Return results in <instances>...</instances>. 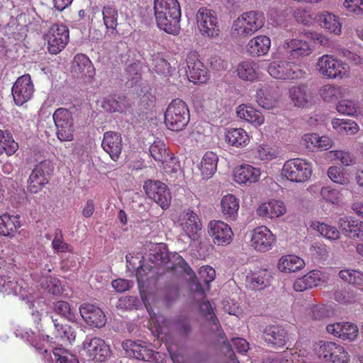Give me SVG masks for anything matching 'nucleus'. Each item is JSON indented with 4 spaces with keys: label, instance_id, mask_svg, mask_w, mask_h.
Instances as JSON below:
<instances>
[{
    "label": "nucleus",
    "instance_id": "f257e3e1",
    "mask_svg": "<svg viewBox=\"0 0 363 363\" xmlns=\"http://www.w3.org/2000/svg\"><path fill=\"white\" fill-rule=\"evenodd\" d=\"M154 11L160 29L169 34L179 33L182 13L177 0H154Z\"/></svg>",
    "mask_w": 363,
    "mask_h": 363
},
{
    "label": "nucleus",
    "instance_id": "f03ea898",
    "mask_svg": "<svg viewBox=\"0 0 363 363\" xmlns=\"http://www.w3.org/2000/svg\"><path fill=\"white\" fill-rule=\"evenodd\" d=\"M265 23L264 14L258 11L244 12L233 21L231 34L236 38H247L261 28Z\"/></svg>",
    "mask_w": 363,
    "mask_h": 363
},
{
    "label": "nucleus",
    "instance_id": "7ed1b4c3",
    "mask_svg": "<svg viewBox=\"0 0 363 363\" xmlns=\"http://www.w3.org/2000/svg\"><path fill=\"white\" fill-rule=\"evenodd\" d=\"M190 121V112L187 104L180 99H173L164 113V123L172 131L184 130Z\"/></svg>",
    "mask_w": 363,
    "mask_h": 363
},
{
    "label": "nucleus",
    "instance_id": "20e7f679",
    "mask_svg": "<svg viewBox=\"0 0 363 363\" xmlns=\"http://www.w3.org/2000/svg\"><path fill=\"white\" fill-rule=\"evenodd\" d=\"M267 72L276 79L296 81L306 77V70L298 64L286 60H275L267 66Z\"/></svg>",
    "mask_w": 363,
    "mask_h": 363
},
{
    "label": "nucleus",
    "instance_id": "39448f33",
    "mask_svg": "<svg viewBox=\"0 0 363 363\" xmlns=\"http://www.w3.org/2000/svg\"><path fill=\"white\" fill-rule=\"evenodd\" d=\"M316 69L323 79H342L349 75L347 64L333 55L320 56L315 65Z\"/></svg>",
    "mask_w": 363,
    "mask_h": 363
},
{
    "label": "nucleus",
    "instance_id": "423d86ee",
    "mask_svg": "<svg viewBox=\"0 0 363 363\" xmlns=\"http://www.w3.org/2000/svg\"><path fill=\"white\" fill-rule=\"evenodd\" d=\"M313 167L311 162L301 158L291 159L285 162L281 175L287 180L300 183L308 181L312 176Z\"/></svg>",
    "mask_w": 363,
    "mask_h": 363
},
{
    "label": "nucleus",
    "instance_id": "0eeeda50",
    "mask_svg": "<svg viewBox=\"0 0 363 363\" xmlns=\"http://www.w3.org/2000/svg\"><path fill=\"white\" fill-rule=\"evenodd\" d=\"M196 19L199 30L203 37L215 39L220 36V25L214 11L201 7L196 13Z\"/></svg>",
    "mask_w": 363,
    "mask_h": 363
},
{
    "label": "nucleus",
    "instance_id": "6e6552de",
    "mask_svg": "<svg viewBox=\"0 0 363 363\" xmlns=\"http://www.w3.org/2000/svg\"><path fill=\"white\" fill-rule=\"evenodd\" d=\"M279 50L281 52L273 54V59L279 58L278 55L282 54L283 52L289 60H301L309 56L313 51L309 43L299 38L286 39Z\"/></svg>",
    "mask_w": 363,
    "mask_h": 363
},
{
    "label": "nucleus",
    "instance_id": "1a4fd4ad",
    "mask_svg": "<svg viewBox=\"0 0 363 363\" xmlns=\"http://www.w3.org/2000/svg\"><path fill=\"white\" fill-rule=\"evenodd\" d=\"M57 138L62 142L74 139V120L72 113L67 108H59L52 116Z\"/></svg>",
    "mask_w": 363,
    "mask_h": 363
},
{
    "label": "nucleus",
    "instance_id": "9d476101",
    "mask_svg": "<svg viewBox=\"0 0 363 363\" xmlns=\"http://www.w3.org/2000/svg\"><path fill=\"white\" fill-rule=\"evenodd\" d=\"M46 38L48 43V51L52 54H57L67 45L69 38V31L67 26L63 24L52 25Z\"/></svg>",
    "mask_w": 363,
    "mask_h": 363
},
{
    "label": "nucleus",
    "instance_id": "9b49d317",
    "mask_svg": "<svg viewBox=\"0 0 363 363\" xmlns=\"http://www.w3.org/2000/svg\"><path fill=\"white\" fill-rule=\"evenodd\" d=\"M144 189L147 196L162 209H167L171 203L172 195L167 186L160 182L148 180L145 182Z\"/></svg>",
    "mask_w": 363,
    "mask_h": 363
},
{
    "label": "nucleus",
    "instance_id": "f8f14e48",
    "mask_svg": "<svg viewBox=\"0 0 363 363\" xmlns=\"http://www.w3.org/2000/svg\"><path fill=\"white\" fill-rule=\"evenodd\" d=\"M186 74L189 80L194 84H203L208 79V69L200 60L196 51H190L186 56Z\"/></svg>",
    "mask_w": 363,
    "mask_h": 363
},
{
    "label": "nucleus",
    "instance_id": "ddd939ff",
    "mask_svg": "<svg viewBox=\"0 0 363 363\" xmlns=\"http://www.w3.org/2000/svg\"><path fill=\"white\" fill-rule=\"evenodd\" d=\"M34 91V85L28 74L19 77L11 89L13 99L17 106H22L28 101L33 97Z\"/></svg>",
    "mask_w": 363,
    "mask_h": 363
},
{
    "label": "nucleus",
    "instance_id": "4468645a",
    "mask_svg": "<svg viewBox=\"0 0 363 363\" xmlns=\"http://www.w3.org/2000/svg\"><path fill=\"white\" fill-rule=\"evenodd\" d=\"M276 241V236L266 226L255 228L250 239V246L257 252H265L271 250Z\"/></svg>",
    "mask_w": 363,
    "mask_h": 363
},
{
    "label": "nucleus",
    "instance_id": "2eb2a0df",
    "mask_svg": "<svg viewBox=\"0 0 363 363\" xmlns=\"http://www.w3.org/2000/svg\"><path fill=\"white\" fill-rule=\"evenodd\" d=\"M319 357L326 362L347 363L350 359L345 349L335 342H325L319 347Z\"/></svg>",
    "mask_w": 363,
    "mask_h": 363
},
{
    "label": "nucleus",
    "instance_id": "dca6fc26",
    "mask_svg": "<svg viewBox=\"0 0 363 363\" xmlns=\"http://www.w3.org/2000/svg\"><path fill=\"white\" fill-rule=\"evenodd\" d=\"M51 167L49 160H43L38 163L33 169L28 179V189L33 194L39 192L48 183L47 177Z\"/></svg>",
    "mask_w": 363,
    "mask_h": 363
},
{
    "label": "nucleus",
    "instance_id": "f3484780",
    "mask_svg": "<svg viewBox=\"0 0 363 363\" xmlns=\"http://www.w3.org/2000/svg\"><path fill=\"white\" fill-rule=\"evenodd\" d=\"M208 233L213 243L218 246L229 245L234 235L230 226L222 220H211L208 225Z\"/></svg>",
    "mask_w": 363,
    "mask_h": 363
},
{
    "label": "nucleus",
    "instance_id": "a211bd4d",
    "mask_svg": "<svg viewBox=\"0 0 363 363\" xmlns=\"http://www.w3.org/2000/svg\"><path fill=\"white\" fill-rule=\"evenodd\" d=\"M84 347L90 359L97 362H105L111 354L109 346L100 337L86 338Z\"/></svg>",
    "mask_w": 363,
    "mask_h": 363
},
{
    "label": "nucleus",
    "instance_id": "6ab92c4d",
    "mask_svg": "<svg viewBox=\"0 0 363 363\" xmlns=\"http://www.w3.org/2000/svg\"><path fill=\"white\" fill-rule=\"evenodd\" d=\"M79 313L87 325L91 328H101L106 323V318L104 311L98 306L84 303L79 307Z\"/></svg>",
    "mask_w": 363,
    "mask_h": 363
},
{
    "label": "nucleus",
    "instance_id": "aec40b11",
    "mask_svg": "<svg viewBox=\"0 0 363 363\" xmlns=\"http://www.w3.org/2000/svg\"><path fill=\"white\" fill-rule=\"evenodd\" d=\"M263 337L269 346L274 348L284 346L289 340L287 330L277 325H267L263 330Z\"/></svg>",
    "mask_w": 363,
    "mask_h": 363
},
{
    "label": "nucleus",
    "instance_id": "412c9836",
    "mask_svg": "<svg viewBox=\"0 0 363 363\" xmlns=\"http://www.w3.org/2000/svg\"><path fill=\"white\" fill-rule=\"evenodd\" d=\"M286 212L284 203L280 200L271 199L260 203L257 208V215L264 219H276Z\"/></svg>",
    "mask_w": 363,
    "mask_h": 363
},
{
    "label": "nucleus",
    "instance_id": "4be33fe9",
    "mask_svg": "<svg viewBox=\"0 0 363 363\" xmlns=\"http://www.w3.org/2000/svg\"><path fill=\"white\" fill-rule=\"evenodd\" d=\"M101 146L113 160L117 161L123 150L121 133L114 131L106 132L104 134Z\"/></svg>",
    "mask_w": 363,
    "mask_h": 363
},
{
    "label": "nucleus",
    "instance_id": "5701e85b",
    "mask_svg": "<svg viewBox=\"0 0 363 363\" xmlns=\"http://www.w3.org/2000/svg\"><path fill=\"white\" fill-rule=\"evenodd\" d=\"M328 333L343 340L354 341L358 336L357 326L350 322L335 323L326 327Z\"/></svg>",
    "mask_w": 363,
    "mask_h": 363
},
{
    "label": "nucleus",
    "instance_id": "b1692460",
    "mask_svg": "<svg viewBox=\"0 0 363 363\" xmlns=\"http://www.w3.org/2000/svg\"><path fill=\"white\" fill-rule=\"evenodd\" d=\"M72 72L77 77L92 78L95 74V68L91 61L85 54L79 53L74 57Z\"/></svg>",
    "mask_w": 363,
    "mask_h": 363
},
{
    "label": "nucleus",
    "instance_id": "393cba45",
    "mask_svg": "<svg viewBox=\"0 0 363 363\" xmlns=\"http://www.w3.org/2000/svg\"><path fill=\"white\" fill-rule=\"evenodd\" d=\"M272 273L267 269H261L259 271L250 272L246 276L247 286L251 289H263L270 285Z\"/></svg>",
    "mask_w": 363,
    "mask_h": 363
},
{
    "label": "nucleus",
    "instance_id": "a878e982",
    "mask_svg": "<svg viewBox=\"0 0 363 363\" xmlns=\"http://www.w3.org/2000/svg\"><path fill=\"white\" fill-rule=\"evenodd\" d=\"M261 172L250 164H242L234 172V180L240 184H250L259 181Z\"/></svg>",
    "mask_w": 363,
    "mask_h": 363
},
{
    "label": "nucleus",
    "instance_id": "bb28decb",
    "mask_svg": "<svg viewBox=\"0 0 363 363\" xmlns=\"http://www.w3.org/2000/svg\"><path fill=\"white\" fill-rule=\"evenodd\" d=\"M270 47V38L264 35H259L249 40L246 45V50L250 56L258 57L266 55Z\"/></svg>",
    "mask_w": 363,
    "mask_h": 363
},
{
    "label": "nucleus",
    "instance_id": "cd10ccee",
    "mask_svg": "<svg viewBox=\"0 0 363 363\" xmlns=\"http://www.w3.org/2000/svg\"><path fill=\"white\" fill-rule=\"evenodd\" d=\"M302 141L306 148L313 152L328 150L333 145V141L328 136H320L317 133L304 134Z\"/></svg>",
    "mask_w": 363,
    "mask_h": 363
},
{
    "label": "nucleus",
    "instance_id": "c85d7f7f",
    "mask_svg": "<svg viewBox=\"0 0 363 363\" xmlns=\"http://www.w3.org/2000/svg\"><path fill=\"white\" fill-rule=\"evenodd\" d=\"M179 225L189 238H194L201 229V223L199 216L190 209H188L181 216Z\"/></svg>",
    "mask_w": 363,
    "mask_h": 363
},
{
    "label": "nucleus",
    "instance_id": "c756f323",
    "mask_svg": "<svg viewBox=\"0 0 363 363\" xmlns=\"http://www.w3.org/2000/svg\"><path fill=\"white\" fill-rule=\"evenodd\" d=\"M236 72L241 79L254 82L259 77V65L251 60H243L238 65Z\"/></svg>",
    "mask_w": 363,
    "mask_h": 363
},
{
    "label": "nucleus",
    "instance_id": "7c9ffc66",
    "mask_svg": "<svg viewBox=\"0 0 363 363\" xmlns=\"http://www.w3.org/2000/svg\"><path fill=\"white\" fill-rule=\"evenodd\" d=\"M224 139L230 146L241 148L250 143V136L242 128H228L224 133Z\"/></svg>",
    "mask_w": 363,
    "mask_h": 363
},
{
    "label": "nucleus",
    "instance_id": "2f4dec72",
    "mask_svg": "<svg viewBox=\"0 0 363 363\" xmlns=\"http://www.w3.org/2000/svg\"><path fill=\"white\" fill-rule=\"evenodd\" d=\"M221 213L227 220H235L238 216L240 208L239 199L233 194H228L224 196L220 201Z\"/></svg>",
    "mask_w": 363,
    "mask_h": 363
},
{
    "label": "nucleus",
    "instance_id": "473e14b6",
    "mask_svg": "<svg viewBox=\"0 0 363 363\" xmlns=\"http://www.w3.org/2000/svg\"><path fill=\"white\" fill-rule=\"evenodd\" d=\"M19 216L4 213L0 216V235L5 237H14L21 228Z\"/></svg>",
    "mask_w": 363,
    "mask_h": 363
},
{
    "label": "nucleus",
    "instance_id": "72a5a7b5",
    "mask_svg": "<svg viewBox=\"0 0 363 363\" xmlns=\"http://www.w3.org/2000/svg\"><path fill=\"white\" fill-rule=\"evenodd\" d=\"M52 321L54 323V330L51 336H45L47 342L57 344L60 342H70L74 339L72 328L69 325L60 324L57 322V320H52Z\"/></svg>",
    "mask_w": 363,
    "mask_h": 363
},
{
    "label": "nucleus",
    "instance_id": "f704fd0d",
    "mask_svg": "<svg viewBox=\"0 0 363 363\" xmlns=\"http://www.w3.org/2000/svg\"><path fill=\"white\" fill-rule=\"evenodd\" d=\"M320 26L330 33L339 35L342 33V23L339 16L329 11H323L318 15Z\"/></svg>",
    "mask_w": 363,
    "mask_h": 363
},
{
    "label": "nucleus",
    "instance_id": "c9c22d12",
    "mask_svg": "<svg viewBox=\"0 0 363 363\" xmlns=\"http://www.w3.org/2000/svg\"><path fill=\"white\" fill-rule=\"evenodd\" d=\"M123 348L125 350L126 354L137 359L146 361L148 359L150 350L146 346L138 342L126 340L122 343Z\"/></svg>",
    "mask_w": 363,
    "mask_h": 363
},
{
    "label": "nucleus",
    "instance_id": "e433bc0d",
    "mask_svg": "<svg viewBox=\"0 0 363 363\" xmlns=\"http://www.w3.org/2000/svg\"><path fill=\"white\" fill-rule=\"evenodd\" d=\"M238 116L255 126L261 125L264 122L262 113L251 106L241 104L237 109Z\"/></svg>",
    "mask_w": 363,
    "mask_h": 363
},
{
    "label": "nucleus",
    "instance_id": "4c0bfd02",
    "mask_svg": "<svg viewBox=\"0 0 363 363\" xmlns=\"http://www.w3.org/2000/svg\"><path fill=\"white\" fill-rule=\"evenodd\" d=\"M289 98L297 107H307L311 104V96L306 85L293 86L289 89Z\"/></svg>",
    "mask_w": 363,
    "mask_h": 363
},
{
    "label": "nucleus",
    "instance_id": "58836bf2",
    "mask_svg": "<svg viewBox=\"0 0 363 363\" xmlns=\"http://www.w3.org/2000/svg\"><path fill=\"white\" fill-rule=\"evenodd\" d=\"M305 266V262L301 257L288 255L282 256L278 262V269L285 273L297 272Z\"/></svg>",
    "mask_w": 363,
    "mask_h": 363
},
{
    "label": "nucleus",
    "instance_id": "ea45409f",
    "mask_svg": "<svg viewBox=\"0 0 363 363\" xmlns=\"http://www.w3.org/2000/svg\"><path fill=\"white\" fill-rule=\"evenodd\" d=\"M339 225L350 236L363 240V222L344 216L339 220Z\"/></svg>",
    "mask_w": 363,
    "mask_h": 363
},
{
    "label": "nucleus",
    "instance_id": "a19ab883",
    "mask_svg": "<svg viewBox=\"0 0 363 363\" xmlns=\"http://www.w3.org/2000/svg\"><path fill=\"white\" fill-rule=\"evenodd\" d=\"M218 161V156L214 152L208 151L204 154L199 166L203 179H208L214 174Z\"/></svg>",
    "mask_w": 363,
    "mask_h": 363
},
{
    "label": "nucleus",
    "instance_id": "79ce46f5",
    "mask_svg": "<svg viewBox=\"0 0 363 363\" xmlns=\"http://www.w3.org/2000/svg\"><path fill=\"white\" fill-rule=\"evenodd\" d=\"M252 153L256 160L268 163L275 160L279 155L277 149L267 143H262L258 145L253 150Z\"/></svg>",
    "mask_w": 363,
    "mask_h": 363
},
{
    "label": "nucleus",
    "instance_id": "37998d69",
    "mask_svg": "<svg viewBox=\"0 0 363 363\" xmlns=\"http://www.w3.org/2000/svg\"><path fill=\"white\" fill-rule=\"evenodd\" d=\"M347 89L337 85L327 84L320 89V95L326 102L335 101L345 96Z\"/></svg>",
    "mask_w": 363,
    "mask_h": 363
},
{
    "label": "nucleus",
    "instance_id": "c03bdc74",
    "mask_svg": "<svg viewBox=\"0 0 363 363\" xmlns=\"http://www.w3.org/2000/svg\"><path fill=\"white\" fill-rule=\"evenodd\" d=\"M179 264L181 267H183L184 272L189 276L191 277L192 281L191 284V290L194 292V295L195 298H198L199 299H203L205 298V292L200 284L199 283L196 274L191 267L187 264V262L180 257V261Z\"/></svg>",
    "mask_w": 363,
    "mask_h": 363
},
{
    "label": "nucleus",
    "instance_id": "a18cd8bd",
    "mask_svg": "<svg viewBox=\"0 0 363 363\" xmlns=\"http://www.w3.org/2000/svg\"><path fill=\"white\" fill-rule=\"evenodd\" d=\"M149 260L155 265L167 264L170 260L169 252L164 244L155 245L149 255Z\"/></svg>",
    "mask_w": 363,
    "mask_h": 363
},
{
    "label": "nucleus",
    "instance_id": "49530a36",
    "mask_svg": "<svg viewBox=\"0 0 363 363\" xmlns=\"http://www.w3.org/2000/svg\"><path fill=\"white\" fill-rule=\"evenodd\" d=\"M18 149V144L13 140L11 133L0 130V155L4 153L9 156L12 155Z\"/></svg>",
    "mask_w": 363,
    "mask_h": 363
},
{
    "label": "nucleus",
    "instance_id": "de8ad7c7",
    "mask_svg": "<svg viewBox=\"0 0 363 363\" xmlns=\"http://www.w3.org/2000/svg\"><path fill=\"white\" fill-rule=\"evenodd\" d=\"M331 123L333 128L340 134L354 135L359 130L357 123L350 119L334 118Z\"/></svg>",
    "mask_w": 363,
    "mask_h": 363
},
{
    "label": "nucleus",
    "instance_id": "09e8293b",
    "mask_svg": "<svg viewBox=\"0 0 363 363\" xmlns=\"http://www.w3.org/2000/svg\"><path fill=\"white\" fill-rule=\"evenodd\" d=\"M128 267L130 269L136 271V278L138 284L143 283L145 280V272L146 269L150 270L149 267L145 266L141 264V257H134L131 254H128L125 256Z\"/></svg>",
    "mask_w": 363,
    "mask_h": 363
},
{
    "label": "nucleus",
    "instance_id": "8fccbe9b",
    "mask_svg": "<svg viewBox=\"0 0 363 363\" xmlns=\"http://www.w3.org/2000/svg\"><path fill=\"white\" fill-rule=\"evenodd\" d=\"M102 16L104 24L107 30H115L118 26V11L111 4L104 6L102 8Z\"/></svg>",
    "mask_w": 363,
    "mask_h": 363
},
{
    "label": "nucleus",
    "instance_id": "3c124183",
    "mask_svg": "<svg viewBox=\"0 0 363 363\" xmlns=\"http://www.w3.org/2000/svg\"><path fill=\"white\" fill-rule=\"evenodd\" d=\"M336 109L340 113L350 116H357L361 112L359 101L348 99L340 101L337 105Z\"/></svg>",
    "mask_w": 363,
    "mask_h": 363
},
{
    "label": "nucleus",
    "instance_id": "603ef678",
    "mask_svg": "<svg viewBox=\"0 0 363 363\" xmlns=\"http://www.w3.org/2000/svg\"><path fill=\"white\" fill-rule=\"evenodd\" d=\"M257 104L265 109H272L276 106L277 100L266 88L257 90L256 94Z\"/></svg>",
    "mask_w": 363,
    "mask_h": 363
},
{
    "label": "nucleus",
    "instance_id": "864d4df0",
    "mask_svg": "<svg viewBox=\"0 0 363 363\" xmlns=\"http://www.w3.org/2000/svg\"><path fill=\"white\" fill-rule=\"evenodd\" d=\"M311 226L315 228L323 237L328 240H336L340 238V232L335 226L320 222L313 223Z\"/></svg>",
    "mask_w": 363,
    "mask_h": 363
},
{
    "label": "nucleus",
    "instance_id": "5fc2aeb1",
    "mask_svg": "<svg viewBox=\"0 0 363 363\" xmlns=\"http://www.w3.org/2000/svg\"><path fill=\"white\" fill-rule=\"evenodd\" d=\"M101 107L106 111L115 113L123 111L124 105L120 96L109 95L103 99Z\"/></svg>",
    "mask_w": 363,
    "mask_h": 363
},
{
    "label": "nucleus",
    "instance_id": "6e6d98bb",
    "mask_svg": "<svg viewBox=\"0 0 363 363\" xmlns=\"http://www.w3.org/2000/svg\"><path fill=\"white\" fill-rule=\"evenodd\" d=\"M151 157L157 162H164L169 157L166 145L162 141H155L150 147Z\"/></svg>",
    "mask_w": 363,
    "mask_h": 363
},
{
    "label": "nucleus",
    "instance_id": "4d7b16f0",
    "mask_svg": "<svg viewBox=\"0 0 363 363\" xmlns=\"http://www.w3.org/2000/svg\"><path fill=\"white\" fill-rule=\"evenodd\" d=\"M339 277L349 284L358 286L363 285V272L353 269H343L340 271Z\"/></svg>",
    "mask_w": 363,
    "mask_h": 363
},
{
    "label": "nucleus",
    "instance_id": "13d9d810",
    "mask_svg": "<svg viewBox=\"0 0 363 363\" xmlns=\"http://www.w3.org/2000/svg\"><path fill=\"white\" fill-rule=\"evenodd\" d=\"M322 199L333 204H338L341 201V194L339 190L333 189L330 186H323L320 190Z\"/></svg>",
    "mask_w": 363,
    "mask_h": 363
},
{
    "label": "nucleus",
    "instance_id": "bf43d9fd",
    "mask_svg": "<svg viewBox=\"0 0 363 363\" xmlns=\"http://www.w3.org/2000/svg\"><path fill=\"white\" fill-rule=\"evenodd\" d=\"M328 175L335 183L342 185L349 183V179L343 172V170L337 166H332L329 167L328 169Z\"/></svg>",
    "mask_w": 363,
    "mask_h": 363
},
{
    "label": "nucleus",
    "instance_id": "052dcab7",
    "mask_svg": "<svg viewBox=\"0 0 363 363\" xmlns=\"http://www.w3.org/2000/svg\"><path fill=\"white\" fill-rule=\"evenodd\" d=\"M54 310L57 314L65 317L70 321H72L74 319V314L72 311L69 303L67 301H60L56 302L54 306Z\"/></svg>",
    "mask_w": 363,
    "mask_h": 363
},
{
    "label": "nucleus",
    "instance_id": "680f3d73",
    "mask_svg": "<svg viewBox=\"0 0 363 363\" xmlns=\"http://www.w3.org/2000/svg\"><path fill=\"white\" fill-rule=\"evenodd\" d=\"M53 354L57 363H79L76 356L61 348H55Z\"/></svg>",
    "mask_w": 363,
    "mask_h": 363
},
{
    "label": "nucleus",
    "instance_id": "e2e57ef3",
    "mask_svg": "<svg viewBox=\"0 0 363 363\" xmlns=\"http://www.w3.org/2000/svg\"><path fill=\"white\" fill-rule=\"evenodd\" d=\"M330 153L333 154L334 160L343 166L348 167L354 163V156L348 151L335 150L331 151Z\"/></svg>",
    "mask_w": 363,
    "mask_h": 363
},
{
    "label": "nucleus",
    "instance_id": "0e129e2a",
    "mask_svg": "<svg viewBox=\"0 0 363 363\" xmlns=\"http://www.w3.org/2000/svg\"><path fill=\"white\" fill-rule=\"evenodd\" d=\"M52 247L59 252H72L71 245L63 241L62 233L61 230L56 233L55 236L52 242Z\"/></svg>",
    "mask_w": 363,
    "mask_h": 363
},
{
    "label": "nucleus",
    "instance_id": "69168bd1",
    "mask_svg": "<svg viewBox=\"0 0 363 363\" xmlns=\"http://www.w3.org/2000/svg\"><path fill=\"white\" fill-rule=\"evenodd\" d=\"M152 65L154 69L158 74H168L171 72L169 62L160 56H156L152 59Z\"/></svg>",
    "mask_w": 363,
    "mask_h": 363
},
{
    "label": "nucleus",
    "instance_id": "338daca9",
    "mask_svg": "<svg viewBox=\"0 0 363 363\" xmlns=\"http://www.w3.org/2000/svg\"><path fill=\"white\" fill-rule=\"evenodd\" d=\"M343 6L347 12L355 15H359L363 13L362 0H345Z\"/></svg>",
    "mask_w": 363,
    "mask_h": 363
},
{
    "label": "nucleus",
    "instance_id": "774afa93",
    "mask_svg": "<svg viewBox=\"0 0 363 363\" xmlns=\"http://www.w3.org/2000/svg\"><path fill=\"white\" fill-rule=\"evenodd\" d=\"M0 291L6 294L17 293L16 282L9 277H0Z\"/></svg>",
    "mask_w": 363,
    "mask_h": 363
}]
</instances>
